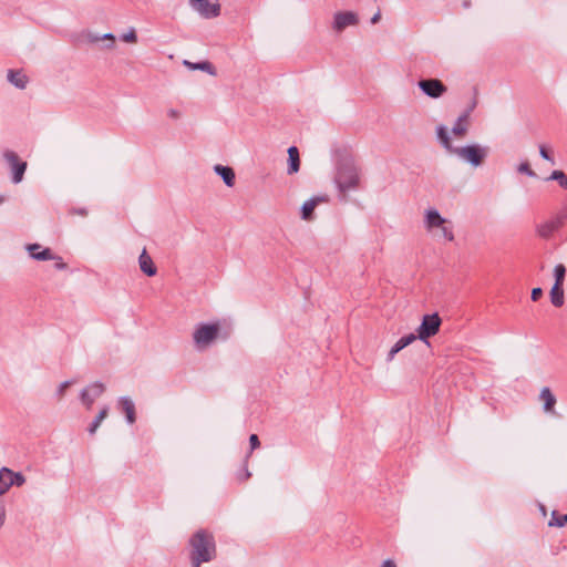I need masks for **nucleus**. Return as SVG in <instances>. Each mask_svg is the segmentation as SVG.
I'll return each mask as SVG.
<instances>
[{
  "label": "nucleus",
  "instance_id": "f257e3e1",
  "mask_svg": "<svg viewBox=\"0 0 567 567\" xmlns=\"http://www.w3.org/2000/svg\"><path fill=\"white\" fill-rule=\"evenodd\" d=\"M436 132H437V137L444 148H446L450 153L457 155L460 158H462L463 161L470 163L471 165H473L475 167L482 165V163L484 162L485 157L488 154L487 147H484V146H481L477 144L466 145V146H462V147H454L452 145L449 132H447L446 127L443 125L437 126Z\"/></svg>",
  "mask_w": 567,
  "mask_h": 567
},
{
  "label": "nucleus",
  "instance_id": "f03ea898",
  "mask_svg": "<svg viewBox=\"0 0 567 567\" xmlns=\"http://www.w3.org/2000/svg\"><path fill=\"white\" fill-rule=\"evenodd\" d=\"M441 322L442 321H422V324L417 329V338L429 344L427 339L439 332ZM415 339L416 336L414 333L400 338L390 350L389 360H392L399 351L411 344Z\"/></svg>",
  "mask_w": 567,
  "mask_h": 567
},
{
  "label": "nucleus",
  "instance_id": "7ed1b4c3",
  "mask_svg": "<svg viewBox=\"0 0 567 567\" xmlns=\"http://www.w3.org/2000/svg\"><path fill=\"white\" fill-rule=\"evenodd\" d=\"M359 179L358 168L352 164L342 165L336 175V184L341 193L357 188Z\"/></svg>",
  "mask_w": 567,
  "mask_h": 567
},
{
  "label": "nucleus",
  "instance_id": "20e7f679",
  "mask_svg": "<svg viewBox=\"0 0 567 567\" xmlns=\"http://www.w3.org/2000/svg\"><path fill=\"white\" fill-rule=\"evenodd\" d=\"M193 547L192 559L194 567H199L202 561H209L210 554L208 550V542L204 532H197L190 540Z\"/></svg>",
  "mask_w": 567,
  "mask_h": 567
},
{
  "label": "nucleus",
  "instance_id": "39448f33",
  "mask_svg": "<svg viewBox=\"0 0 567 567\" xmlns=\"http://www.w3.org/2000/svg\"><path fill=\"white\" fill-rule=\"evenodd\" d=\"M3 157L10 167L12 183H21L27 171V162L21 159L16 152L10 150L3 153Z\"/></svg>",
  "mask_w": 567,
  "mask_h": 567
},
{
  "label": "nucleus",
  "instance_id": "423d86ee",
  "mask_svg": "<svg viewBox=\"0 0 567 567\" xmlns=\"http://www.w3.org/2000/svg\"><path fill=\"white\" fill-rule=\"evenodd\" d=\"M417 85L425 95L432 99H439L447 91V87L437 79L421 80Z\"/></svg>",
  "mask_w": 567,
  "mask_h": 567
},
{
  "label": "nucleus",
  "instance_id": "0eeeda50",
  "mask_svg": "<svg viewBox=\"0 0 567 567\" xmlns=\"http://www.w3.org/2000/svg\"><path fill=\"white\" fill-rule=\"evenodd\" d=\"M564 221V216H556L545 223L537 225V235L542 238H549L556 230L560 228Z\"/></svg>",
  "mask_w": 567,
  "mask_h": 567
},
{
  "label": "nucleus",
  "instance_id": "6e6552de",
  "mask_svg": "<svg viewBox=\"0 0 567 567\" xmlns=\"http://www.w3.org/2000/svg\"><path fill=\"white\" fill-rule=\"evenodd\" d=\"M27 250L30 257L38 261H47L56 258V255H54L50 248H42V246L37 243L28 244Z\"/></svg>",
  "mask_w": 567,
  "mask_h": 567
},
{
  "label": "nucleus",
  "instance_id": "1a4fd4ad",
  "mask_svg": "<svg viewBox=\"0 0 567 567\" xmlns=\"http://www.w3.org/2000/svg\"><path fill=\"white\" fill-rule=\"evenodd\" d=\"M104 392V385L102 383H93L89 388L84 389L81 393V400L87 409H91L94 400Z\"/></svg>",
  "mask_w": 567,
  "mask_h": 567
},
{
  "label": "nucleus",
  "instance_id": "9d476101",
  "mask_svg": "<svg viewBox=\"0 0 567 567\" xmlns=\"http://www.w3.org/2000/svg\"><path fill=\"white\" fill-rule=\"evenodd\" d=\"M194 341L198 349L206 348L213 341V324L202 326L194 333Z\"/></svg>",
  "mask_w": 567,
  "mask_h": 567
},
{
  "label": "nucleus",
  "instance_id": "9b49d317",
  "mask_svg": "<svg viewBox=\"0 0 567 567\" xmlns=\"http://www.w3.org/2000/svg\"><path fill=\"white\" fill-rule=\"evenodd\" d=\"M447 219L443 218L435 208L425 210L424 227L427 231L439 229Z\"/></svg>",
  "mask_w": 567,
  "mask_h": 567
},
{
  "label": "nucleus",
  "instance_id": "f8f14e48",
  "mask_svg": "<svg viewBox=\"0 0 567 567\" xmlns=\"http://www.w3.org/2000/svg\"><path fill=\"white\" fill-rule=\"evenodd\" d=\"M358 23V17L354 12L344 11L338 12L334 16L333 27L337 31H341L349 25H354Z\"/></svg>",
  "mask_w": 567,
  "mask_h": 567
},
{
  "label": "nucleus",
  "instance_id": "ddd939ff",
  "mask_svg": "<svg viewBox=\"0 0 567 567\" xmlns=\"http://www.w3.org/2000/svg\"><path fill=\"white\" fill-rule=\"evenodd\" d=\"M476 103L473 102V104L462 114L458 116L456 122L454 123L452 127V133L456 136H464L467 133L468 128V117L471 112L474 110Z\"/></svg>",
  "mask_w": 567,
  "mask_h": 567
},
{
  "label": "nucleus",
  "instance_id": "4468645a",
  "mask_svg": "<svg viewBox=\"0 0 567 567\" xmlns=\"http://www.w3.org/2000/svg\"><path fill=\"white\" fill-rule=\"evenodd\" d=\"M138 265L141 271L147 277H154L157 274V268L145 248L138 256Z\"/></svg>",
  "mask_w": 567,
  "mask_h": 567
},
{
  "label": "nucleus",
  "instance_id": "2eb2a0df",
  "mask_svg": "<svg viewBox=\"0 0 567 567\" xmlns=\"http://www.w3.org/2000/svg\"><path fill=\"white\" fill-rule=\"evenodd\" d=\"M189 4L204 18H213V2L210 0H189Z\"/></svg>",
  "mask_w": 567,
  "mask_h": 567
},
{
  "label": "nucleus",
  "instance_id": "dca6fc26",
  "mask_svg": "<svg viewBox=\"0 0 567 567\" xmlns=\"http://www.w3.org/2000/svg\"><path fill=\"white\" fill-rule=\"evenodd\" d=\"M8 81L17 89L23 90L28 84V76L21 71L10 69L7 75Z\"/></svg>",
  "mask_w": 567,
  "mask_h": 567
},
{
  "label": "nucleus",
  "instance_id": "f3484780",
  "mask_svg": "<svg viewBox=\"0 0 567 567\" xmlns=\"http://www.w3.org/2000/svg\"><path fill=\"white\" fill-rule=\"evenodd\" d=\"M215 174L219 175L228 187L235 185L236 176L231 167L219 164L215 165Z\"/></svg>",
  "mask_w": 567,
  "mask_h": 567
},
{
  "label": "nucleus",
  "instance_id": "a211bd4d",
  "mask_svg": "<svg viewBox=\"0 0 567 567\" xmlns=\"http://www.w3.org/2000/svg\"><path fill=\"white\" fill-rule=\"evenodd\" d=\"M288 174L292 175L297 173L300 168V157H299V151L296 146H290L288 148Z\"/></svg>",
  "mask_w": 567,
  "mask_h": 567
},
{
  "label": "nucleus",
  "instance_id": "6ab92c4d",
  "mask_svg": "<svg viewBox=\"0 0 567 567\" xmlns=\"http://www.w3.org/2000/svg\"><path fill=\"white\" fill-rule=\"evenodd\" d=\"M539 399L543 401L544 403V410L546 412H554V406L556 404V398L555 395L551 393L550 389L549 388H544L542 391H540V394H539Z\"/></svg>",
  "mask_w": 567,
  "mask_h": 567
},
{
  "label": "nucleus",
  "instance_id": "aec40b11",
  "mask_svg": "<svg viewBox=\"0 0 567 567\" xmlns=\"http://www.w3.org/2000/svg\"><path fill=\"white\" fill-rule=\"evenodd\" d=\"M12 486V471L8 467L0 468V495H3Z\"/></svg>",
  "mask_w": 567,
  "mask_h": 567
},
{
  "label": "nucleus",
  "instance_id": "412c9836",
  "mask_svg": "<svg viewBox=\"0 0 567 567\" xmlns=\"http://www.w3.org/2000/svg\"><path fill=\"white\" fill-rule=\"evenodd\" d=\"M120 405L123 410V412L126 415V420L128 423L135 422V406L134 403L128 398H122L120 400Z\"/></svg>",
  "mask_w": 567,
  "mask_h": 567
},
{
  "label": "nucleus",
  "instance_id": "4be33fe9",
  "mask_svg": "<svg viewBox=\"0 0 567 567\" xmlns=\"http://www.w3.org/2000/svg\"><path fill=\"white\" fill-rule=\"evenodd\" d=\"M320 200H322V199L317 197V198H311L303 203V205L301 207L302 219L309 220L311 218L312 213Z\"/></svg>",
  "mask_w": 567,
  "mask_h": 567
},
{
  "label": "nucleus",
  "instance_id": "5701e85b",
  "mask_svg": "<svg viewBox=\"0 0 567 567\" xmlns=\"http://www.w3.org/2000/svg\"><path fill=\"white\" fill-rule=\"evenodd\" d=\"M550 301L555 307L564 305V289L563 285H554L550 290Z\"/></svg>",
  "mask_w": 567,
  "mask_h": 567
},
{
  "label": "nucleus",
  "instance_id": "b1692460",
  "mask_svg": "<svg viewBox=\"0 0 567 567\" xmlns=\"http://www.w3.org/2000/svg\"><path fill=\"white\" fill-rule=\"evenodd\" d=\"M184 64L190 70H199L213 75V63L209 61L189 62L185 60Z\"/></svg>",
  "mask_w": 567,
  "mask_h": 567
},
{
  "label": "nucleus",
  "instance_id": "393cba45",
  "mask_svg": "<svg viewBox=\"0 0 567 567\" xmlns=\"http://www.w3.org/2000/svg\"><path fill=\"white\" fill-rule=\"evenodd\" d=\"M439 230H440V237L444 238L447 241L454 240V231H453V226H452L451 221L446 220L443 224V226H441L439 228Z\"/></svg>",
  "mask_w": 567,
  "mask_h": 567
},
{
  "label": "nucleus",
  "instance_id": "a878e982",
  "mask_svg": "<svg viewBox=\"0 0 567 567\" xmlns=\"http://www.w3.org/2000/svg\"><path fill=\"white\" fill-rule=\"evenodd\" d=\"M547 181H556L561 188L567 189V176L563 171H553Z\"/></svg>",
  "mask_w": 567,
  "mask_h": 567
},
{
  "label": "nucleus",
  "instance_id": "bb28decb",
  "mask_svg": "<svg viewBox=\"0 0 567 567\" xmlns=\"http://www.w3.org/2000/svg\"><path fill=\"white\" fill-rule=\"evenodd\" d=\"M109 409L103 408L99 414L96 415L95 420L92 422L91 426L89 427V432L91 434L95 433L97 427L100 426L101 422L107 416Z\"/></svg>",
  "mask_w": 567,
  "mask_h": 567
},
{
  "label": "nucleus",
  "instance_id": "cd10ccee",
  "mask_svg": "<svg viewBox=\"0 0 567 567\" xmlns=\"http://www.w3.org/2000/svg\"><path fill=\"white\" fill-rule=\"evenodd\" d=\"M566 268L563 264H558L554 268L555 282L554 285H564Z\"/></svg>",
  "mask_w": 567,
  "mask_h": 567
},
{
  "label": "nucleus",
  "instance_id": "c85d7f7f",
  "mask_svg": "<svg viewBox=\"0 0 567 567\" xmlns=\"http://www.w3.org/2000/svg\"><path fill=\"white\" fill-rule=\"evenodd\" d=\"M539 155L542 156V158L548 161L550 164H555L553 153L545 145H539Z\"/></svg>",
  "mask_w": 567,
  "mask_h": 567
},
{
  "label": "nucleus",
  "instance_id": "c756f323",
  "mask_svg": "<svg viewBox=\"0 0 567 567\" xmlns=\"http://www.w3.org/2000/svg\"><path fill=\"white\" fill-rule=\"evenodd\" d=\"M101 40H109L110 43L106 45L107 48H112L115 42V35L113 33H105L102 37H93L90 39L91 42H97Z\"/></svg>",
  "mask_w": 567,
  "mask_h": 567
},
{
  "label": "nucleus",
  "instance_id": "7c9ffc66",
  "mask_svg": "<svg viewBox=\"0 0 567 567\" xmlns=\"http://www.w3.org/2000/svg\"><path fill=\"white\" fill-rule=\"evenodd\" d=\"M517 171L522 174H526L529 177H535L536 173L530 168L528 162H523L518 165Z\"/></svg>",
  "mask_w": 567,
  "mask_h": 567
},
{
  "label": "nucleus",
  "instance_id": "2f4dec72",
  "mask_svg": "<svg viewBox=\"0 0 567 567\" xmlns=\"http://www.w3.org/2000/svg\"><path fill=\"white\" fill-rule=\"evenodd\" d=\"M121 40L124 41V42H136L137 40V35H136V31L135 29H130L126 33H123L121 35Z\"/></svg>",
  "mask_w": 567,
  "mask_h": 567
},
{
  "label": "nucleus",
  "instance_id": "473e14b6",
  "mask_svg": "<svg viewBox=\"0 0 567 567\" xmlns=\"http://www.w3.org/2000/svg\"><path fill=\"white\" fill-rule=\"evenodd\" d=\"M25 483V478L21 473L12 471V485L22 486Z\"/></svg>",
  "mask_w": 567,
  "mask_h": 567
},
{
  "label": "nucleus",
  "instance_id": "72a5a7b5",
  "mask_svg": "<svg viewBox=\"0 0 567 567\" xmlns=\"http://www.w3.org/2000/svg\"><path fill=\"white\" fill-rule=\"evenodd\" d=\"M565 525V522L564 519H561V516H556V515H553L550 520H549V526H558V527H561Z\"/></svg>",
  "mask_w": 567,
  "mask_h": 567
},
{
  "label": "nucleus",
  "instance_id": "f704fd0d",
  "mask_svg": "<svg viewBox=\"0 0 567 567\" xmlns=\"http://www.w3.org/2000/svg\"><path fill=\"white\" fill-rule=\"evenodd\" d=\"M543 296L542 288L537 287L532 290L530 298L533 301H537Z\"/></svg>",
  "mask_w": 567,
  "mask_h": 567
},
{
  "label": "nucleus",
  "instance_id": "c9c22d12",
  "mask_svg": "<svg viewBox=\"0 0 567 567\" xmlns=\"http://www.w3.org/2000/svg\"><path fill=\"white\" fill-rule=\"evenodd\" d=\"M249 443H250L251 450H255V449L259 447V445H260L259 439L256 434L250 435Z\"/></svg>",
  "mask_w": 567,
  "mask_h": 567
},
{
  "label": "nucleus",
  "instance_id": "e433bc0d",
  "mask_svg": "<svg viewBox=\"0 0 567 567\" xmlns=\"http://www.w3.org/2000/svg\"><path fill=\"white\" fill-rule=\"evenodd\" d=\"M54 260H56L55 269L64 270L68 268V265L62 260V258L60 256L56 255V258Z\"/></svg>",
  "mask_w": 567,
  "mask_h": 567
},
{
  "label": "nucleus",
  "instance_id": "4c0bfd02",
  "mask_svg": "<svg viewBox=\"0 0 567 567\" xmlns=\"http://www.w3.org/2000/svg\"><path fill=\"white\" fill-rule=\"evenodd\" d=\"M70 384H71V382H69V381H65L60 384L59 390H58V393L60 396H62L64 394V391L70 386Z\"/></svg>",
  "mask_w": 567,
  "mask_h": 567
},
{
  "label": "nucleus",
  "instance_id": "58836bf2",
  "mask_svg": "<svg viewBox=\"0 0 567 567\" xmlns=\"http://www.w3.org/2000/svg\"><path fill=\"white\" fill-rule=\"evenodd\" d=\"M421 319H432V320H435V319H441V318H440L437 312H433V313H425V315H423Z\"/></svg>",
  "mask_w": 567,
  "mask_h": 567
},
{
  "label": "nucleus",
  "instance_id": "ea45409f",
  "mask_svg": "<svg viewBox=\"0 0 567 567\" xmlns=\"http://www.w3.org/2000/svg\"><path fill=\"white\" fill-rule=\"evenodd\" d=\"M168 116L172 117V118H177L179 116V112L175 109H171L168 111Z\"/></svg>",
  "mask_w": 567,
  "mask_h": 567
},
{
  "label": "nucleus",
  "instance_id": "a19ab883",
  "mask_svg": "<svg viewBox=\"0 0 567 567\" xmlns=\"http://www.w3.org/2000/svg\"><path fill=\"white\" fill-rule=\"evenodd\" d=\"M381 19V12L378 11L372 18H371V23L372 24H375L377 22H379V20Z\"/></svg>",
  "mask_w": 567,
  "mask_h": 567
},
{
  "label": "nucleus",
  "instance_id": "79ce46f5",
  "mask_svg": "<svg viewBox=\"0 0 567 567\" xmlns=\"http://www.w3.org/2000/svg\"><path fill=\"white\" fill-rule=\"evenodd\" d=\"M381 567H396L395 563L391 559L383 561Z\"/></svg>",
  "mask_w": 567,
  "mask_h": 567
},
{
  "label": "nucleus",
  "instance_id": "37998d69",
  "mask_svg": "<svg viewBox=\"0 0 567 567\" xmlns=\"http://www.w3.org/2000/svg\"><path fill=\"white\" fill-rule=\"evenodd\" d=\"M4 508L2 505H0V527L2 526L3 522H4Z\"/></svg>",
  "mask_w": 567,
  "mask_h": 567
},
{
  "label": "nucleus",
  "instance_id": "c03bdc74",
  "mask_svg": "<svg viewBox=\"0 0 567 567\" xmlns=\"http://www.w3.org/2000/svg\"><path fill=\"white\" fill-rule=\"evenodd\" d=\"M74 213L85 216L87 214V210H86V208H78V209H74Z\"/></svg>",
  "mask_w": 567,
  "mask_h": 567
},
{
  "label": "nucleus",
  "instance_id": "a18cd8bd",
  "mask_svg": "<svg viewBox=\"0 0 567 567\" xmlns=\"http://www.w3.org/2000/svg\"><path fill=\"white\" fill-rule=\"evenodd\" d=\"M214 12H215V17H217V16L219 14V12H220V6H219V3H216V2H215V9H214Z\"/></svg>",
  "mask_w": 567,
  "mask_h": 567
},
{
  "label": "nucleus",
  "instance_id": "49530a36",
  "mask_svg": "<svg viewBox=\"0 0 567 567\" xmlns=\"http://www.w3.org/2000/svg\"><path fill=\"white\" fill-rule=\"evenodd\" d=\"M6 200V196L0 194V205Z\"/></svg>",
  "mask_w": 567,
  "mask_h": 567
},
{
  "label": "nucleus",
  "instance_id": "de8ad7c7",
  "mask_svg": "<svg viewBox=\"0 0 567 567\" xmlns=\"http://www.w3.org/2000/svg\"><path fill=\"white\" fill-rule=\"evenodd\" d=\"M561 519H564L565 524H567V514L561 516Z\"/></svg>",
  "mask_w": 567,
  "mask_h": 567
}]
</instances>
